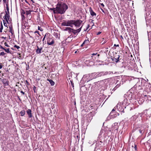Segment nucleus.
Segmentation results:
<instances>
[{
  "label": "nucleus",
  "mask_w": 151,
  "mask_h": 151,
  "mask_svg": "<svg viewBox=\"0 0 151 151\" xmlns=\"http://www.w3.org/2000/svg\"><path fill=\"white\" fill-rule=\"evenodd\" d=\"M125 99L122 102L118 103L117 106L116 107L119 111L124 113V110L126 106H128L130 102L132 99V94H130L127 95L125 96Z\"/></svg>",
  "instance_id": "nucleus-1"
},
{
  "label": "nucleus",
  "mask_w": 151,
  "mask_h": 151,
  "mask_svg": "<svg viewBox=\"0 0 151 151\" xmlns=\"http://www.w3.org/2000/svg\"><path fill=\"white\" fill-rule=\"evenodd\" d=\"M82 21L80 20H64L61 24V26L72 27L73 25H74L76 27H79L82 24Z\"/></svg>",
  "instance_id": "nucleus-2"
},
{
  "label": "nucleus",
  "mask_w": 151,
  "mask_h": 151,
  "mask_svg": "<svg viewBox=\"0 0 151 151\" xmlns=\"http://www.w3.org/2000/svg\"><path fill=\"white\" fill-rule=\"evenodd\" d=\"M42 41L43 43H47L49 45H52L54 43L52 36L49 33H46L45 34L42 39Z\"/></svg>",
  "instance_id": "nucleus-3"
},
{
  "label": "nucleus",
  "mask_w": 151,
  "mask_h": 151,
  "mask_svg": "<svg viewBox=\"0 0 151 151\" xmlns=\"http://www.w3.org/2000/svg\"><path fill=\"white\" fill-rule=\"evenodd\" d=\"M68 9V6L64 3H58L56 7V10L58 13L61 14H64Z\"/></svg>",
  "instance_id": "nucleus-4"
},
{
  "label": "nucleus",
  "mask_w": 151,
  "mask_h": 151,
  "mask_svg": "<svg viewBox=\"0 0 151 151\" xmlns=\"http://www.w3.org/2000/svg\"><path fill=\"white\" fill-rule=\"evenodd\" d=\"M109 74V72H101L100 73H96L97 78L100 77L102 76L107 75Z\"/></svg>",
  "instance_id": "nucleus-5"
},
{
  "label": "nucleus",
  "mask_w": 151,
  "mask_h": 151,
  "mask_svg": "<svg viewBox=\"0 0 151 151\" xmlns=\"http://www.w3.org/2000/svg\"><path fill=\"white\" fill-rule=\"evenodd\" d=\"M9 12L8 11V12H7L6 11V14L5 16L4 17V18L5 19L7 23H9L8 21L9 19L10 16L9 15Z\"/></svg>",
  "instance_id": "nucleus-6"
},
{
  "label": "nucleus",
  "mask_w": 151,
  "mask_h": 151,
  "mask_svg": "<svg viewBox=\"0 0 151 151\" xmlns=\"http://www.w3.org/2000/svg\"><path fill=\"white\" fill-rule=\"evenodd\" d=\"M82 26H81L80 27L79 29H73V30H72V32L74 35H76L78 33L81 31Z\"/></svg>",
  "instance_id": "nucleus-7"
},
{
  "label": "nucleus",
  "mask_w": 151,
  "mask_h": 151,
  "mask_svg": "<svg viewBox=\"0 0 151 151\" xmlns=\"http://www.w3.org/2000/svg\"><path fill=\"white\" fill-rule=\"evenodd\" d=\"M89 76L91 77V79L96 78H97L96 73H93L90 75Z\"/></svg>",
  "instance_id": "nucleus-8"
},
{
  "label": "nucleus",
  "mask_w": 151,
  "mask_h": 151,
  "mask_svg": "<svg viewBox=\"0 0 151 151\" xmlns=\"http://www.w3.org/2000/svg\"><path fill=\"white\" fill-rule=\"evenodd\" d=\"M26 112L28 115L29 117L30 118H31L32 117L31 110L30 109H28L27 111Z\"/></svg>",
  "instance_id": "nucleus-9"
},
{
  "label": "nucleus",
  "mask_w": 151,
  "mask_h": 151,
  "mask_svg": "<svg viewBox=\"0 0 151 151\" xmlns=\"http://www.w3.org/2000/svg\"><path fill=\"white\" fill-rule=\"evenodd\" d=\"M72 30H73V29H72L70 27H66L64 29V31H68L69 33L71 32Z\"/></svg>",
  "instance_id": "nucleus-10"
},
{
  "label": "nucleus",
  "mask_w": 151,
  "mask_h": 151,
  "mask_svg": "<svg viewBox=\"0 0 151 151\" xmlns=\"http://www.w3.org/2000/svg\"><path fill=\"white\" fill-rule=\"evenodd\" d=\"M96 107V105L94 104H91L89 107V109L90 110H92L95 109Z\"/></svg>",
  "instance_id": "nucleus-11"
},
{
  "label": "nucleus",
  "mask_w": 151,
  "mask_h": 151,
  "mask_svg": "<svg viewBox=\"0 0 151 151\" xmlns=\"http://www.w3.org/2000/svg\"><path fill=\"white\" fill-rule=\"evenodd\" d=\"M90 12L91 15L92 16L96 15V14L93 11L92 9L91 8L90 9Z\"/></svg>",
  "instance_id": "nucleus-12"
},
{
  "label": "nucleus",
  "mask_w": 151,
  "mask_h": 151,
  "mask_svg": "<svg viewBox=\"0 0 151 151\" xmlns=\"http://www.w3.org/2000/svg\"><path fill=\"white\" fill-rule=\"evenodd\" d=\"M47 80L49 81L51 86H54L55 84V82L51 79H47Z\"/></svg>",
  "instance_id": "nucleus-13"
},
{
  "label": "nucleus",
  "mask_w": 151,
  "mask_h": 151,
  "mask_svg": "<svg viewBox=\"0 0 151 151\" xmlns=\"http://www.w3.org/2000/svg\"><path fill=\"white\" fill-rule=\"evenodd\" d=\"M37 49L36 50V52L37 53L39 54L41 52V50L42 49V48H39V47L37 46Z\"/></svg>",
  "instance_id": "nucleus-14"
},
{
  "label": "nucleus",
  "mask_w": 151,
  "mask_h": 151,
  "mask_svg": "<svg viewBox=\"0 0 151 151\" xmlns=\"http://www.w3.org/2000/svg\"><path fill=\"white\" fill-rule=\"evenodd\" d=\"M119 57H118V58H117V59L116 58H113L112 59V60L114 61H115V62H117L118 61H119Z\"/></svg>",
  "instance_id": "nucleus-15"
},
{
  "label": "nucleus",
  "mask_w": 151,
  "mask_h": 151,
  "mask_svg": "<svg viewBox=\"0 0 151 151\" xmlns=\"http://www.w3.org/2000/svg\"><path fill=\"white\" fill-rule=\"evenodd\" d=\"M25 114V111L24 110H23L20 111V114L22 116H24Z\"/></svg>",
  "instance_id": "nucleus-16"
},
{
  "label": "nucleus",
  "mask_w": 151,
  "mask_h": 151,
  "mask_svg": "<svg viewBox=\"0 0 151 151\" xmlns=\"http://www.w3.org/2000/svg\"><path fill=\"white\" fill-rule=\"evenodd\" d=\"M96 54H97V53H95V54L93 53V54H92V57H93V56H96L95 57V58H98L99 56V55L98 54L97 55H96Z\"/></svg>",
  "instance_id": "nucleus-17"
},
{
  "label": "nucleus",
  "mask_w": 151,
  "mask_h": 151,
  "mask_svg": "<svg viewBox=\"0 0 151 151\" xmlns=\"http://www.w3.org/2000/svg\"><path fill=\"white\" fill-rule=\"evenodd\" d=\"M0 26H1L0 28V32H2V30L3 29V26L1 22L0 23Z\"/></svg>",
  "instance_id": "nucleus-18"
},
{
  "label": "nucleus",
  "mask_w": 151,
  "mask_h": 151,
  "mask_svg": "<svg viewBox=\"0 0 151 151\" xmlns=\"http://www.w3.org/2000/svg\"><path fill=\"white\" fill-rule=\"evenodd\" d=\"M4 50L7 53H9L10 52L9 51V48H7V49H5V48H4Z\"/></svg>",
  "instance_id": "nucleus-19"
},
{
  "label": "nucleus",
  "mask_w": 151,
  "mask_h": 151,
  "mask_svg": "<svg viewBox=\"0 0 151 151\" xmlns=\"http://www.w3.org/2000/svg\"><path fill=\"white\" fill-rule=\"evenodd\" d=\"M88 40H84V41L83 42V44H87L88 42Z\"/></svg>",
  "instance_id": "nucleus-20"
},
{
  "label": "nucleus",
  "mask_w": 151,
  "mask_h": 151,
  "mask_svg": "<svg viewBox=\"0 0 151 151\" xmlns=\"http://www.w3.org/2000/svg\"><path fill=\"white\" fill-rule=\"evenodd\" d=\"M38 29L40 30L41 31H43V29L41 28V27L38 26Z\"/></svg>",
  "instance_id": "nucleus-21"
},
{
  "label": "nucleus",
  "mask_w": 151,
  "mask_h": 151,
  "mask_svg": "<svg viewBox=\"0 0 151 151\" xmlns=\"http://www.w3.org/2000/svg\"><path fill=\"white\" fill-rule=\"evenodd\" d=\"M5 53L4 52H1L0 53V55L1 56H4Z\"/></svg>",
  "instance_id": "nucleus-22"
},
{
  "label": "nucleus",
  "mask_w": 151,
  "mask_h": 151,
  "mask_svg": "<svg viewBox=\"0 0 151 151\" xmlns=\"http://www.w3.org/2000/svg\"><path fill=\"white\" fill-rule=\"evenodd\" d=\"M3 22L4 23V26L5 27H7V24L6 23L5 21L4 20H3Z\"/></svg>",
  "instance_id": "nucleus-23"
},
{
  "label": "nucleus",
  "mask_w": 151,
  "mask_h": 151,
  "mask_svg": "<svg viewBox=\"0 0 151 151\" xmlns=\"http://www.w3.org/2000/svg\"><path fill=\"white\" fill-rule=\"evenodd\" d=\"M33 90L35 93L36 92V87L35 86H34L33 88Z\"/></svg>",
  "instance_id": "nucleus-24"
},
{
  "label": "nucleus",
  "mask_w": 151,
  "mask_h": 151,
  "mask_svg": "<svg viewBox=\"0 0 151 151\" xmlns=\"http://www.w3.org/2000/svg\"><path fill=\"white\" fill-rule=\"evenodd\" d=\"M4 45L7 47H9V46L8 45V44H7V43L6 42H5L4 43Z\"/></svg>",
  "instance_id": "nucleus-25"
},
{
  "label": "nucleus",
  "mask_w": 151,
  "mask_h": 151,
  "mask_svg": "<svg viewBox=\"0 0 151 151\" xmlns=\"http://www.w3.org/2000/svg\"><path fill=\"white\" fill-rule=\"evenodd\" d=\"M14 47L16 48L17 49H19L20 48L19 46H17V45H15L14 46Z\"/></svg>",
  "instance_id": "nucleus-26"
},
{
  "label": "nucleus",
  "mask_w": 151,
  "mask_h": 151,
  "mask_svg": "<svg viewBox=\"0 0 151 151\" xmlns=\"http://www.w3.org/2000/svg\"><path fill=\"white\" fill-rule=\"evenodd\" d=\"M9 28L10 29L9 32H11L12 33V28L11 27H9Z\"/></svg>",
  "instance_id": "nucleus-27"
},
{
  "label": "nucleus",
  "mask_w": 151,
  "mask_h": 151,
  "mask_svg": "<svg viewBox=\"0 0 151 151\" xmlns=\"http://www.w3.org/2000/svg\"><path fill=\"white\" fill-rule=\"evenodd\" d=\"M19 57H18L19 59H22V57H21L20 54H19Z\"/></svg>",
  "instance_id": "nucleus-28"
},
{
  "label": "nucleus",
  "mask_w": 151,
  "mask_h": 151,
  "mask_svg": "<svg viewBox=\"0 0 151 151\" xmlns=\"http://www.w3.org/2000/svg\"><path fill=\"white\" fill-rule=\"evenodd\" d=\"M35 33H37L38 35H40L39 32L38 31H36L34 32Z\"/></svg>",
  "instance_id": "nucleus-29"
},
{
  "label": "nucleus",
  "mask_w": 151,
  "mask_h": 151,
  "mask_svg": "<svg viewBox=\"0 0 151 151\" xmlns=\"http://www.w3.org/2000/svg\"><path fill=\"white\" fill-rule=\"evenodd\" d=\"M101 32H99L97 33V35H99L101 33Z\"/></svg>",
  "instance_id": "nucleus-30"
},
{
  "label": "nucleus",
  "mask_w": 151,
  "mask_h": 151,
  "mask_svg": "<svg viewBox=\"0 0 151 151\" xmlns=\"http://www.w3.org/2000/svg\"><path fill=\"white\" fill-rule=\"evenodd\" d=\"M0 48L4 50V48L2 46L0 45Z\"/></svg>",
  "instance_id": "nucleus-31"
},
{
  "label": "nucleus",
  "mask_w": 151,
  "mask_h": 151,
  "mask_svg": "<svg viewBox=\"0 0 151 151\" xmlns=\"http://www.w3.org/2000/svg\"><path fill=\"white\" fill-rule=\"evenodd\" d=\"M100 4L103 7H104V4H103V3H101Z\"/></svg>",
  "instance_id": "nucleus-32"
},
{
  "label": "nucleus",
  "mask_w": 151,
  "mask_h": 151,
  "mask_svg": "<svg viewBox=\"0 0 151 151\" xmlns=\"http://www.w3.org/2000/svg\"><path fill=\"white\" fill-rule=\"evenodd\" d=\"M21 93H22L24 95V93L23 91H21Z\"/></svg>",
  "instance_id": "nucleus-33"
},
{
  "label": "nucleus",
  "mask_w": 151,
  "mask_h": 151,
  "mask_svg": "<svg viewBox=\"0 0 151 151\" xmlns=\"http://www.w3.org/2000/svg\"><path fill=\"white\" fill-rule=\"evenodd\" d=\"M139 132L140 133H142V130H141V129H139Z\"/></svg>",
  "instance_id": "nucleus-34"
},
{
  "label": "nucleus",
  "mask_w": 151,
  "mask_h": 151,
  "mask_svg": "<svg viewBox=\"0 0 151 151\" xmlns=\"http://www.w3.org/2000/svg\"><path fill=\"white\" fill-rule=\"evenodd\" d=\"M114 46L119 47V45H116V44H114Z\"/></svg>",
  "instance_id": "nucleus-35"
},
{
  "label": "nucleus",
  "mask_w": 151,
  "mask_h": 151,
  "mask_svg": "<svg viewBox=\"0 0 151 151\" xmlns=\"http://www.w3.org/2000/svg\"><path fill=\"white\" fill-rule=\"evenodd\" d=\"M2 67V66L0 64V69H1Z\"/></svg>",
  "instance_id": "nucleus-36"
},
{
  "label": "nucleus",
  "mask_w": 151,
  "mask_h": 151,
  "mask_svg": "<svg viewBox=\"0 0 151 151\" xmlns=\"http://www.w3.org/2000/svg\"><path fill=\"white\" fill-rule=\"evenodd\" d=\"M119 86H120V85H117L116 86V87H116V88H117V87H119Z\"/></svg>",
  "instance_id": "nucleus-37"
},
{
  "label": "nucleus",
  "mask_w": 151,
  "mask_h": 151,
  "mask_svg": "<svg viewBox=\"0 0 151 151\" xmlns=\"http://www.w3.org/2000/svg\"><path fill=\"white\" fill-rule=\"evenodd\" d=\"M134 148H135V150H137V147L136 146V145H135V147Z\"/></svg>",
  "instance_id": "nucleus-38"
},
{
  "label": "nucleus",
  "mask_w": 151,
  "mask_h": 151,
  "mask_svg": "<svg viewBox=\"0 0 151 151\" xmlns=\"http://www.w3.org/2000/svg\"><path fill=\"white\" fill-rule=\"evenodd\" d=\"M84 44H83V43L81 44V47H83V45H84Z\"/></svg>",
  "instance_id": "nucleus-39"
},
{
  "label": "nucleus",
  "mask_w": 151,
  "mask_h": 151,
  "mask_svg": "<svg viewBox=\"0 0 151 151\" xmlns=\"http://www.w3.org/2000/svg\"><path fill=\"white\" fill-rule=\"evenodd\" d=\"M7 12H8V11H9V8H8V7H7Z\"/></svg>",
  "instance_id": "nucleus-40"
},
{
  "label": "nucleus",
  "mask_w": 151,
  "mask_h": 151,
  "mask_svg": "<svg viewBox=\"0 0 151 151\" xmlns=\"http://www.w3.org/2000/svg\"><path fill=\"white\" fill-rule=\"evenodd\" d=\"M3 1H4V2H6V0H3Z\"/></svg>",
  "instance_id": "nucleus-41"
},
{
  "label": "nucleus",
  "mask_w": 151,
  "mask_h": 151,
  "mask_svg": "<svg viewBox=\"0 0 151 151\" xmlns=\"http://www.w3.org/2000/svg\"><path fill=\"white\" fill-rule=\"evenodd\" d=\"M132 109H133L132 108V107H131V109H130V110H131Z\"/></svg>",
  "instance_id": "nucleus-42"
},
{
  "label": "nucleus",
  "mask_w": 151,
  "mask_h": 151,
  "mask_svg": "<svg viewBox=\"0 0 151 151\" xmlns=\"http://www.w3.org/2000/svg\"><path fill=\"white\" fill-rule=\"evenodd\" d=\"M77 52V51H76L75 52V53H76Z\"/></svg>",
  "instance_id": "nucleus-43"
},
{
  "label": "nucleus",
  "mask_w": 151,
  "mask_h": 151,
  "mask_svg": "<svg viewBox=\"0 0 151 151\" xmlns=\"http://www.w3.org/2000/svg\"><path fill=\"white\" fill-rule=\"evenodd\" d=\"M114 111V109H113L112 110V111Z\"/></svg>",
  "instance_id": "nucleus-44"
},
{
  "label": "nucleus",
  "mask_w": 151,
  "mask_h": 151,
  "mask_svg": "<svg viewBox=\"0 0 151 151\" xmlns=\"http://www.w3.org/2000/svg\"><path fill=\"white\" fill-rule=\"evenodd\" d=\"M129 105L131 106H132V104H130Z\"/></svg>",
  "instance_id": "nucleus-45"
},
{
  "label": "nucleus",
  "mask_w": 151,
  "mask_h": 151,
  "mask_svg": "<svg viewBox=\"0 0 151 151\" xmlns=\"http://www.w3.org/2000/svg\"><path fill=\"white\" fill-rule=\"evenodd\" d=\"M71 84H72V85H73V83H72V82H71Z\"/></svg>",
  "instance_id": "nucleus-46"
},
{
  "label": "nucleus",
  "mask_w": 151,
  "mask_h": 151,
  "mask_svg": "<svg viewBox=\"0 0 151 151\" xmlns=\"http://www.w3.org/2000/svg\"><path fill=\"white\" fill-rule=\"evenodd\" d=\"M89 27V25H88V28H87L88 29V28Z\"/></svg>",
  "instance_id": "nucleus-47"
},
{
  "label": "nucleus",
  "mask_w": 151,
  "mask_h": 151,
  "mask_svg": "<svg viewBox=\"0 0 151 151\" xmlns=\"http://www.w3.org/2000/svg\"><path fill=\"white\" fill-rule=\"evenodd\" d=\"M107 79H106V80H104L105 81H107Z\"/></svg>",
  "instance_id": "nucleus-48"
},
{
  "label": "nucleus",
  "mask_w": 151,
  "mask_h": 151,
  "mask_svg": "<svg viewBox=\"0 0 151 151\" xmlns=\"http://www.w3.org/2000/svg\"><path fill=\"white\" fill-rule=\"evenodd\" d=\"M116 129H117V127H116Z\"/></svg>",
  "instance_id": "nucleus-49"
}]
</instances>
